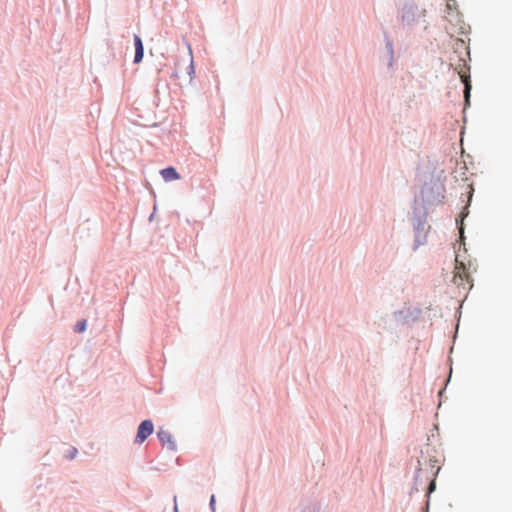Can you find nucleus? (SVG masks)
<instances>
[{
    "label": "nucleus",
    "instance_id": "1",
    "mask_svg": "<svg viewBox=\"0 0 512 512\" xmlns=\"http://www.w3.org/2000/svg\"><path fill=\"white\" fill-rule=\"evenodd\" d=\"M455 269H454V276H453V282L457 286H462L463 288H466V285H469V287L472 286L470 283V275L464 265L463 262H459L458 259H455Z\"/></svg>",
    "mask_w": 512,
    "mask_h": 512
},
{
    "label": "nucleus",
    "instance_id": "2",
    "mask_svg": "<svg viewBox=\"0 0 512 512\" xmlns=\"http://www.w3.org/2000/svg\"><path fill=\"white\" fill-rule=\"evenodd\" d=\"M153 429L154 426L152 421L144 420L138 427L135 441L137 443H143L148 438V436L152 434Z\"/></svg>",
    "mask_w": 512,
    "mask_h": 512
},
{
    "label": "nucleus",
    "instance_id": "3",
    "mask_svg": "<svg viewBox=\"0 0 512 512\" xmlns=\"http://www.w3.org/2000/svg\"><path fill=\"white\" fill-rule=\"evenodd\" d=\"M157 436H158L160 442L162 443V445L167 447V449H169V450H175L176 449V443L173 440V437H172V435L170 434L169 431L164 430V429H160L157 432Z\"/></svg>",
    "mask_w": 512,
    "mask_h": 512
},
{
    "label": "nucleus",
    "instance_id": "4",
    "mask_svg": "<svg viewBox=\"0 0 512 512\" xmlns=\"http://www.w3.org/2000/svg\"><path fill=\"white\" fill-rule=\"evenodd\" d=\"M160 174L166 182L180 179L179 173L173 167L162 169Z\"/></svg>",
    "mask_w": 512,
    "mask_h": 512
},
{
    "label": "nucleus",
    "instance_id": "5",
    "mask_svg": "<svg viewBox=\"0 0 512 512\" xmlns=\"http://www.w3.org/2000/svg\"><path fill=\"white\" fill-rule=\"evenodd\" d=\"M460 77H461L462 82L465 85L464 96H465V101L468 103L469 97H470V91H471V83H470L469 77L467 75L461 74Z\"/></svg>",
    "mask_w": 512,
    "mask_h": 512
},
{
    "label": "nucleus",
    "instance_id": "6",
    "mask_svg": "<svg viewBox=\"0 0 512 512\" xmlns=\"http://www.w3.org/2000/svg\"><path fill=\"white\" fill-rule=\"evenodd\" d=\"M87 322L86 320H81L75 325V331L82 333L86 330Z\"/></svg>",
    "mask_w": 512,
    "mask_h": 512
},
{
    "label": "nucleus",
    "instance_id": "7",
    "mask_svg": "<svg viewBox=\"0 0 512 512\" xmlns=\"http://www.w3.org/2000/svg\"><path fill=\"white\" fill-rule=\"evenodd\" d=\"M143 55H144V50H142V49L135 50L134 62L135 63L141 62L143 59Z\"/></svg>",
    "mask_w": 512,
    "mask_h": 512
},
{
    "label": "nucleus",
    "instance_id": "8",
    "mask_svg": "<svg viewBox=\"0 0 512 512\" xmlns=\"http://www.w3.org/2000/svg\"><path fill=\"white\" fill-rule=\"evenodd\" d=\"M134 44H135V50H138V49L144 50L142 40L138 35L134 36Z\"/></svg>",
    "mask_w": 512,
    "mask_h": 512
},
{
    "label": "nucleus",
    "instance_id": "9",
    "mask_svg": "<svg viewBox=\"0 0 512 512\" xmlns=\"http://www.w3.org/2000/svg\"><path fill=\"white\" fill-rule=\"evenodd\" d=\"M435 487H436L435 481L432 480L429 485V488H428V493H432L435 490Z\"/></svg>",
    "mask_w": 512,
    "mask_h": 512
},
{
    "label": "nucleus",
    "instance_id": "10",
    "mask_svg": "<svg viewBox=\"0 0 512 512\" xmlns=\"http://www.w3.org/2000/svg\"><path fill=\"white\" fill-rule=\"evenodd\" d=\"M77 454V450L75 448H72L71 452H70V458H74Z\"/></svg>",
    "mask_w": 512,
    "mask_h": 512
},
{
    "label": "nucleus",
    "instance_id": "11",
    "mask_svg": "<svg viewBox=\"0 0 512 512\" xmlns=\"http://www.w3.org/2000/svg\"><path fill=\"white\" fill-rule=\"evenodd\" d=\"M214 501H215L214 496H212L211 497V504H214Z\"/></svg>",
    "mask_w": 512,
    "mask_h": 512
},
{
    "label": "nucleus",
    "instance_id": "12",
    "mask_svg": "<svg viewBox=\"0 0 512 512\" xmlns=\"http://www.w3.org/2000/svg\"><path fill=\"white\" fill-rule=\"evenodd\" d=\"M175 512H178V508H177V505H175Z\"/></svg>",
    "mask_w": 512,
    "mask_h": 512
}]
</instances>
